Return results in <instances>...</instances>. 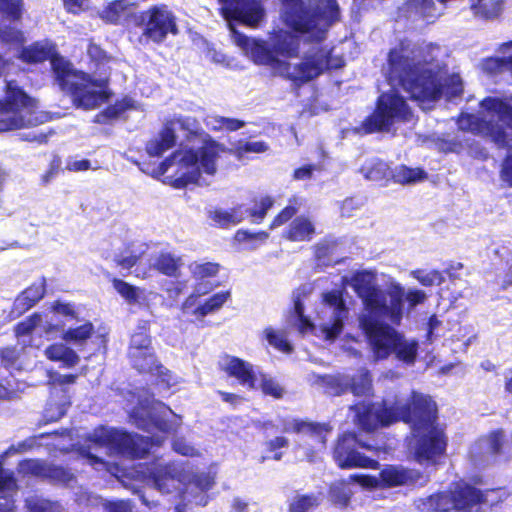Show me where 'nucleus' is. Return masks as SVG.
I'll use <instances>...</instances> for the list:
<instances>
[{
	"mask_svg": "<svg viewBox=\"0 0 512 512\" xmlns=\"http://www.w3.org/2000/svg\"><path fill=\"white\" fill-rule=\"evenodd\" d=\"M352 286L369 315L367 317L388 318L399 324L403 314L404 289L400 284H392L387 290L371 283L372 275L367 271L353 275Z\"/></svg>",
	"mask_w": 512,
	"mask_h": 512,
	"instance_id": "f257e3e1",
	"label": "nucleus"
},
{
	"mask_svg": "<svg viewBox=\"0 0 512 512\" xmlns=\"http://www.w3.org/2000/svg\"><path fill=\"white\" fill-rule=\"evenodd\" d=\"M55 81L71 97L77 108L92 110L107 102L110 97L106 80L95 79L83 71L74 70L70 62L60 61L55 64Z\"/></svg>",
	"mask_w": 512,
	"mask_h": 512,
	"instance_id": "f03ea898",
	"label": "nucleus"
},
{
	"mask_svg": "<svg viewBox=\"0 0 512 512\" xmlns=\"http://www.w3.org/2000/svg\"><path fill=\"white\" fill-rule=\"evenodd\" d=\"M237 40L242 48L250 51L254 63L268 66L279 75L291 68L286 59L297 57L299 53L297 38L291 32L282 29L273 33L270 44L244 35H240Z\"/></svg>",
	"mask_w": 512,
	"mask_h": 512,
	"instance_id": "7ed1b4c3",
	"label": "nucleus"
},
{
	"mask_svg": "<svg viewBox=\"0 0 512 512\" xmlns=\"http://www.w3.org/2000/svg\"><path fill=\"white\" fill-rule=\"evenodd\" d=\"M480 105L490 115V119L474 114L464 118V129L475 135L487 137L496 145L504 148L508 144L507 129L512 130V105L499 97H485Z\"/></svg>",
	"mask_w": 512,
	"mask_h": 512,
	"instance_id": "20e7f679",
	"label": "nucleus"
},
{
	"mask_svg": "<svg viewBox=\"0 0 512 512\" xmlns=\"http://www.w3.org/2000/svg\"><path fill=\"white\" fill-rule=\"evenodd\" d=\"M225 151V146L212 138L204 140L197 149L183 150L179 164L183 168H192V170L171 179L170 185L175 189H183L189 184L197 183L201 177V171L208 175L215 174L217 159Z\"/></svg>",
	"mask_w": 512,
	"mask_h": 512,
	"instance_id": "39448f33",
	"label": "nucleus"
},
{
	"mask_svg": "<svg viewBox=\"0 0 512 512\" xmlns=\"http://www.w3.org/2000/svg\"><path fill=\"white\" fill-rule=\"evenodd\" d=\"M282 4L287 24L301 34L313 32L322 21L330 25L339 18L336 0H319L315 7L306 6L303 0H282Z\"/></svg>",
	"mask_w": 512,
	"mask_h": 512,
	"instance_id": "423d86ee",
	"label": "nucleus"
},
{
	"mask_svg": "<svg viewBox=\"0 0 512 512\" xmlns=\"http://www.w3.org/2000/svg\"><path fill=\"white\" fill-rule=\"evenodd\" d=\"M413 113L406 99L397 91L381 93L372 113L366 116L359 129L364 134L388 132L394 122H409Z\"/></svg>",
	"mask_w": 512,
	"mask_h": 512,
	"instance_id": "0eeeda50",
	"label": "nucleus"
},
{
	"mask_svg": "<svg viewBox=\"0 0 512 512\" xmlns=\"http://www.w3.org/2000/svg\"><path fill=\"white\" fill-rule=\"evenodd\" d=\"M86 441L97 447L131 459L144 458L150 450L147 437L117 428L97 426L86 436Z\"/></svg>",
	"mask_w": 512,
	"mask_h": 512,
	"instance_id": "6e6552de",
	"label": "nucleus"
},
{
	"mask_svg": "<svg viewBox=\"0 0 512 512\" xmlns=\"http://www.w3.org/2000/svg\"><path fill=\"white\" fill-rule=\"evenodd\" d=\"M448 439L438 426L413 430L407 444L411 458L421 466L431 467L441 463L446 455Z\"/></svg>",
	"mask_w": 512,
	"mask_h": 512,
	"instance_id": "1a4fd4ad",
	"label": "nucleus"
},
{
	"mask_svg": "<svg viewBox=\"0 0 512 512\" xmlns=\"http://www.w3.org/2000/svg\"><path fill=\"white\" fill-rule=\"evenodd\" d=\"M374 450V446L361 440L356 432L344 431L334 443L332 458L340 469H378V460L364 453Z\"/></svg>",
	"mask_w": 512,
	"mask_h": 512,
	"instance_id": "9d476101",
	"label": "nucleus"
},
{
	"mask_svg": "<svg viewBox=\"0 0 512 512\" xmlns=\"http://www.w3.org/2000/svg\"><path fill=\"white\" fill-rule=\"evenodd\" d=\"M33 107V99L15 80L6 81L4 97L0 99V132L24 128L28 122L26 113Z\"/></svg>",
	"mask_w": 512,
	"mask_h": 512,
	"instance_id": "9b49d317",
	"label": "nucleus"
},
{
	"mask_svg": "<svg viewBox=\"0 0 512 512\" xmlns=\"http://www.w3.org/2000/svg\"><path fill=\"white\" fill-rule=\"evenodd\" d=\"M401 407L402 422L409 424L412 431L438 426V408L431 396L413 390Z\"/></svg>",
	"mask_w": 512,
	"mask_h": 512,
	"instance_id": "f8f14e48",
	"label": "nucleus"
},
{
	"mask_svg": "<svg viewBox=\"0 0 512 512\" xmlns=\"http://www.w3.org/2000/svg\"><path fill=\"white\" fill-rule=\"evenodd\" d=\"M360 327L371 346L375 359L385 360L393 354L401 333L389 324L367 316L360 319Z\"/></svg>",
	"mask_w": 512,
	"mask_h": 512,
	"instance_id": "ddd939ff",
	"label": "nucleus"
},
{
	"mask_svg": "<svg viewBox=\"0 0 512 512\" xmlns=\"http://www.w3.org/2000/svg\"><path fill=\"white\" fill-rule=\"evenodd\" d=\"M144 28L142 35L156 44L162 43L168 34H178L176 17L165 5H154L140 14Z\"/></svg>",
	"mask_w": 512,
	"mask_h": 512,
	"instance_id": "4468645a",
	"label": "nucleus"
},
{
	"mask_svg": "<svg viewBox=\"0 0 512 512\" xmlns=\"http://www.w3.org/2000/svg\"><path fill=\"white\" fill-rule=\"evenodd\" d=\"M420 61L414 56L411 42L404 38L391 48L387 55V75L390 81L397 82L400 86L417 72L421 67Z\"/></svg>",
	"mask_w": 512,
	"mask_h": 512,
	"instance_id": "2eb2a0df",
	"label": "nucleus"
},
{
	"mask_svg": "<svg viewBox=\"0 0 512 512\" xmlns=\"http://www.w3.org/2000/svg\"><path fill=\"white\" fill-rule=\"evenodd\" d=\"M18 471L23 476L35 477L55 485L68 486L76 481L75 474L69 468L39 458H28L20 461Z\"/></svg>",
	"mask_w": 512,
	"mask_h": 512,
	"instance_id": "dca6fc26",
	"label": "nucleus"
},
{
	"mask_svg": "<svg viewBox=\"0 0 512 512\" xmlns=\"http://www.w3.org/2000/svg\"><path fill=\"white\" fill-rule=\"evenodd\" d=\"M410 98L418 101H437L442 96V84L437 74L422 66L412 75L407 82L402 84Z\"/></svg>",
	"mask_w": 512,
	"mask_h": 512,
	"instance_id": "f3484780",
	"label": "nucleus"
},
{
	"mask_svg": "<svg viewBox=\"0 0 512 512\" xmlns=\"http://www.w3.org/2000/svg\"><path fill=\"white\" fill-rule=\"evenodd\" d=\"M417 476L412 470L396 465H386L378 474V479L375 476L365 474H353L350 476L352 481L359 483L365 487H377L378 482L381 488H393L398 486L414 484Z\"/></svg>",
	"mask_w": 512,
	"mask_h": 512,
	"instance_id": "a211bd4d",
	"label": "nucleus"
},
{
	"mask_svg": "<svg viewBox=\"0 0 512 512\" xmlns=\"http://www.w3.org/2000/svg\"><path fill=\"white\" fill-rule=\"evenodd\" d=\"M329 64V55L321 48L306 54L302 61L294 66V72H282L280 76L291 81L296 86H302L305 83L320 76Z\"/></svg>",
	"mask_w": 512,
	"mask_h": 512,
	"instance_id": "6ab92c4d",
	"label": "nucleus"
},
{
	"mask_svg": "<svg viewBox=\"0 0 512 512\" xmlns=\"http://www.w3.org/2000/svg\"><path fill=\"white\" fill-rule=\"evenodd\" d=\"M223 4L226 18L256 26L263 18L264 11L255 0H219Z\"/></svg>",
	"mask_w": 512,
	"mask_h": 512,
	"instance_id": "aec40b11",
	"label": "nucleus"
},
{
	"mask_svg": "<svg viewBox=\"0 0 512 512\" xmlns=\"http://www.w3.org/2000/svg\"><path fill=\"white\" fill-rule=\"evenodd\" d=\"M18 58L26 64H39L47 60L51 62V69L55 75V64L68 62L56 50L52 43L36 41L28 46H24L19 51Z\"/></svg>",
	"mask_w": 512,
	"mask_h": 512,
	"instance_id": "412c9836",
	"label": "nucleus"
},
{
	"mask_svg": "<svg viewBox=\"0 0 512 512\" xmlns=\"http://www.w3.org/2000/svg\"><path fill=\"white\" fill-rule=\"evenodd\" d=\"M450 485L456 512L470 511L473 507L482 505L487 501L484 491L464 480L454 481Z\"/></svg>",
	"mask_w": 512,
	"mask_h": 512,
	"instance_id": "4be33fe9",
	"label": "nucleus"
},
{
	"mask_svg": "<svg viewBox=\"0 0 512 512\" xmlns=\"http://www.w3.org/2000/svg\"><path fill=\"white\" fill-rule=\"evenodd\" d=\"M226 364L221 368L228 377L235 378L241 385L248 389L256 388V373L251 363L237 357L224 355Z\"/></svg>",
	"mask_w": 512,
	"mask_h": 512,
	"instance_id": "5701e85b",
	"label": "nucleus"
},
{
	"mask_svg": "<svg viewBox=\"0 0 512 512\" xmlns=\"http://www.w3.org/2000/svg\"><path fill=\"white\" fill-rule=\"evenodd\" d=\"M284 431L296 434H307L313 437L315 445L324 448L327 443V433L331 431V428L327 424L293 419L289 426L285 427Z\"/></svg>",
	"mask_w": 512,
	"mask_h": 512,
	"instance_id": "b1692460",
	"label": "nucleus"
},
{
	"mask_svg": "<svg viewBox=\"0 0 512 512\" xmlns=\"http://www.w3.org/2000/svg\"><path fill=\"white\" fill-rule=\"evenodd\" d=\"M316 233L315 225L307 216L295 217L283 232V238L291 242H309Z\"/></svg>",
	"mask_w": 512,
	"mask_h": 512,
	"instance_id": "393cba45",
	"label": "nucleus"
},
{
	"mask_svg": "<svg viewBox=\"0 0 512 512\" xmlns=\"http://www.w3.org/2000/svg\"><path fill=\"white\" fill-rule=\"evenodd\" d=\"M46 293V279L42 277L39 282H33L24 289L15 299L14 310L23 314L40 301Z\"/></svg>",
	"mask_w": 512,
	"mask_h": 512,
	"instance_id": "a878e982",
	"label": "nucleus"
},
{
	"mask_svg": "<svg viewBox=\"0 0 512 512\" xmlns=\"http://www.w3.org/2000/svg\"><path fill=\"white\" fill-rule=\"evenodd\" d=\"M209 218L215 226L229 229L242 223L247 218V208L242 204L235 205L228 210L216 208L209 213Z\"/></svg>",
	"mask_w": 512,
	"mask_h": 512,
	"instance_id": "bb28decb",
	"label": "nucleus"
},
{
	"mask_svg": "<svg viewBox=\"0 0 512 512\" xmlns=\"http://www.w3.org/2000/svg\"><path fill=\"white\" fill-rule=\"evenodd\" d=\"M183 261L181 256L175 255L168 251H161L155 258L149 269H154L159 274L177 278L181 274Z\"/></svg>",
	"mask_w": 512,
	"mask_h": 512,
	"instance_id": "cd10ccee",
	"label": "nucleus"
},
{
	"mask_svg": "<svg viewBox=\"0 0 512 512\" xmlns=\"http://www.w3.org/2000/svg\"><path fill=\"white\" fill-rule=\"evenodd\" d=\"M176 144V134L171 126H164L157 138L151 139L145 147L151 157H159Z\"/></svg>",
	"mask_w": 512,
	"mask_h": 512,
	"instance_id": "c85d7f7f",
	"label": "nucleus"
},
{
	"mask_svg": "<svg viewBox=\"0 0 512 512\" xmlns=\"http://www.w3.org/2000/svg\"><path fill=\"white\" fill-rule=\"evenodd\" d=\"M469 7L475 17L490 21L501 16L504 0H469Z\"/></svg>",
	"mask_w": 512,
	"mask_h": 512,
	"instance_id": "c756f323",
	"label": "nucleus"
},
{
	"mask_svg": "<svg viewBox=\"0 0 512 512\" xmlns=\"http://www.w3.org/2000/svg\"><path fill=\"white\" fill-rule=\"evenodd\" d=\"M423 505L433 512H456L451 485L443 491H438L428 496Z\"/></svg>",
	"mask_w": 512,
	"mask_h": 512,
	"instance_id": "7c9ffc66",
	"label": "nucleus"
},
{
	"mask_svg": "<svg viewBox=\"0 0 512 512\" xmlns=\"http://www.w3.org/2000/svg\"><path fill=\"white\" fill-rule=\"evenodd\" d=\"M46 357L54 362H61L63 367L71 368L79 363V356L70 347L62 343H53L45 350Z\"/></svg>",
	"mask_w": 512,
	"mask_h": 512,
	"instance_id": "2f4dec72",
	"label": "nucleus"
},
{
	"mask_svg": "<svg viewBox=\"0 0 512 512\" xmlns=\"http://www.w3.org/2000/svg\"><path fill=\"white\" fill-rule=\"evenodd\" d=\"M375 410L379 428L402 422L403 412L400 401L396 400L391 405L386 401H382L375 407Z\"/></svg>",
	"mask_w": 512,
	"mask_h": 512,
	"instance_id": "473e14b6",
	"label": "nucleus"
},
{
	"mask_svg": "<svg viewBox=\"0 0 512 512\" xmlns=\"http://www.w3.org/2000/svg\"><path fill=\"white\" fill-rule=\"evenodd\" d=\"M134 107L133 100L129 97H124L113 104L108 105L102 111L95 115L94 122L98 124H105L110 120L120 117L125 111Z\"/></svg>",
	"mask_w": 512,
	"mask_h": 512,
	"instance_id": "72a5a7b5",
	"label": "nucleus"
},
{
	"mask_svg": "<svg viewBox=\"0 0 512 512\" xmlns=\"http://www.w3.org/2000/svg\"><path fill=\"white\" fill-rule=\"evenodd\" d=\"M418 348L419 345L416 340L407 341L401 334L392 355L404 364L413 365L417 359Z\"/></svg>",
	"mask_w": 512,
	"mask_h": 512,
	"instance_id": "f704fd0d",
	"label": "nucleus"
},
{
	"mask_svg": "<svg viewBox=\"0 0 512 512\" xmlns=\"http://www.w3.org/2000/svg\"><path fill=\"white\" fill-rule=\"evenodd\" d=\"M427 176L423 168H411L406 165H400L393 171L391 179L397 184L407 185L421 182Z\"/></svg>",
	"mask_w": 512,
	"mask_h": 512,
	"instance_id": "c9c22d12",
	"label": "nucleus"
},
{
	"mask_svg": "<svg viewBox=\"0 0 512 512\" xmlns=\"http://www.w3.org/2000/svg\"><path fill=\"white\" fill-rule=\"evenodd\" d=\"M481 440L486 443L485 453L488 456L496 458L504 453L505 444L507 442L504 429H493L484 435Z\"/></svg>",
	"mask_w": 512,
	"mask_h": 512,
	"instance_id": "e433bc0d",
	"label": "nucleus"
},
{
	"mask_svg": "<svg viewBox=\"0 0 512 512\" xmlns=\"http://www.w3.org/2000/svg\"><path fill=\"white\" fill-rule=\"evenodd\" d=\"M253 206L247 209V217L252 223L260 224L263 222L268 211L274 206L275 199L272 196L265 195L252 200Z\"/></svg>",
	"mask_w": 512,
	"mask_h": 512,
	"instance_id": "4c0bfd02",
	"label": "nucleus"
},
{
	"mask_svg": "<svg viewBox=\"0 0 512 512\" xmlns=\"http://www.w3.org/2000/svg\"><path fill=\"white\" fill-rule=\"evenodd\" d=\"M361 170L364 172L366 179L375 182H382L391 179L393 171L382 160H373L369 164L362 166Z\"/></svg>",
	"mask_w": 512,
	"mask_h": 512,
	"instance_id": "58836bf2",
	"label": "nucleus"
},
{
	"mask_svg": "<svg viewBox=\"0 0 512 512\" xmlns=\"http://www.w3.org/2000/svg\"><path fill=\"white\" fill-rule=\"evenodd\" d=\"M94 331L95 329L93 323L87 321L80 326L68 328L63 332L62 339L75 345H83L89 338H91Z\"/></svg>",
	"mask_w": 512,
	"mask_h": 512,
	"instance_id": "ea45409f",
	"label": "nucleus"
},
{
	"mask_svg": "<svg viewBox=\"0 0 512 512\" xmlns=\"http://www.w3.org/2000/svg\"><path fill=\"white\" fill-rule=\"evenodd\" d=\"M129 358L133 368L139 373H149L155 368L156 356L152 350L129 352Z\"/></svg>",
	"mask_w": 512,
	"mask_h": 512,
	"instance_id": "a19ab883",
	"label": "nucleus"
},
{
	"mask_svg": "<svg viewBox=\"0 0 512 512\" xmlns=\"http://www.w3.org/2000/svg\"><path fill=\"white\" fill-rule=\"evenodd\" d=\"M229 296L230 293L228 291H221L213 294L208 299H206L202 304L198 305L195 308L194 314L200 317H204L218 310L227 301Z\"/></svg>",
	"mask_w": 512,
	"mask_h": 512,
	"instance_id": "79ce46f5",
	"label": "nucleus"
},
{
	"mask_svg": "<svg viewBox=\"0 0 512 512\" xmlns=\"http://www.w3.org/2000/svg\"><path fill=\"white\" fill-rule=\"evenodd\" d=\"M269 146L264 141H242L239 140L232 149H229V153L235 156L238 160H241L248 153L261 154L266 152Z\"/></svg>",
	"mask_w": 512,
	"mask_h": 512,
	"instance_id": "37998d69",
	"label": "nucleus"
},
{
	"mask_svg": "<svg viewBox=\"0 0 512 512\" xmlns=\"http://www.w3.org/2000/svg\"><path fill=\"white\" fill-rule=\"evenodd\" d=\"M113 288L116 292L124 298L128 304H136L139 301L140 293L142 290L122 279L112 278L111 280Z\"/></svg>",
	"mask_w": 512,
	"mask_h": 512,
	"instance_id": "c03bdc74",
	"label": "nucleus"
},
{
	"mask_svg": "<svg viewBox=\"0 0 512 512\" xmlns=\"http://www.w3.org/2000/svg\"><path fill=\"white\" fill-rule=\"evenodd\" d=\"M126 7L124 0H114L103 8L99 17L107 24L117 25Z\"/></svg>",
	"mask_w": 512,
	"mask_h": 512,
	"instance_id": "a18cd8bd",
	"label": "nucleus"
},
{
	"mask_svg": "<svg viewBox=\"0 0 512 512\" xmlns=\"http://www.w3.org/2000/svg\"><path fill=\"white\" fill-rule=\"evenodd\" d=\"M357 425L365 432H374L379 429L376 410L373 405L365 406L356 414Z\"/></svg>",
	"mask_w": 512,
	"mask_h": 512,
	"instance_id": "49530a36",
	"label": "nucleus"
},
{
	"mask_svg": "<svg viewBox=\"0 0 512 512\" xmlns=\"http://www.w3.org/2000/svg\"><path fill=\"white\" fill-rule=\"evenodd\" d=\"M320 504L314 494H303L295 497L288 506V512H312Z\"/></svg>",
	"mask_w": 512,
	"mask_h": 512,
	"instance_id": "de8ad7c7",
	"label": "nucleus"
},
{
	"mask_svg": "<svg viewBox=\"0 0 512 512\" xmlns=\"http://www.w3.org/2000/svg\"><path fill=\"white\" fill-rule=\"evenodd\" d=\"M23 12V0H0V14L10 21H19Z\"/></svg>",
	"mask_w": 512,
	"mask_h": 512,
	"instance_id": "09e8293b",
	"label": "nucleus"
},
{
	"mask_svg": "<svg viewBox=\"0 0 512 512\" xmlns=\"http://www.w3.org/2000/svg\"><path fill=\"white\" fill-rule=\"evenodd\" d=\"M323 301L334 309V314L348 315V308L341 290H330L323 294Z\"/></svg>",
	"mask_w": 512,
	"mask_h": 512,
	"instance_id": "8fccbe9b",
	"label": "nucleus"
},
{
	"mask_svg": "<svg viewBox=\"0 0 512 512\" xmlns=\"http://www.w3.org/2000/svg\"><path fill=\"white\" fill-rule=\"evenodd\" d=\"M412 275L421 285L426 287L441 285L444 282V277L439 270L426 272L423 269H417L412 272Z\"/></svg>",
	"mask_w": 512,
	"mask_h": 512,
	"instance_id": "3c124183",
	"label": "nucleus"
},
{
	"mask_svg": "<svg viewBox=\"0 0 512 512\" xmlns=\"http://www.w3.org/2000/svg\"><path fill=\"white\" fill-rule=\"evenodd\" d=\"M41 316L39 313L34 312L24 320L18 322L14 326V332L17 337L29 335L40 323Z\"/></svg>",
	"mask_w": 512,
	"mask_h": 512,
	"instance_id": "603ef678",
	"label": "nucleus"
},
{
	"mask_svg": "<svg viewBox=\"0 0 512 512\" xmlns=\"http://www.w3.org/2000/svg\"><path fill=\"white\" fill-rule=\"evenodd\" d=\"M298 213V207L297 205H287L283 209H281L272 219V221L269 224V229L273 230L275 228H278L290 220H293Z\"/></svg>",
	"mask_w": 512,
	"mask_h": 512,
	"instance_id": "864d4df0",
	"label": "nucleus"
},
{
	"mask_svg": "<svg viewBox=\"0 0 512 512\" xmlns=\"http://www.w3.org/2000/svg\"><path fill=\"white\" fill-rule=\"evenodd\" d=\"M265 334L268 343L274 348L286 353H289L293 350L292 345L283 334L273 330L272 328L266 329Z\"/></svg>",
	"mask_w": 512,
	"mask_h": 512,
	"instance_id": "5fc2aeb1",
	"label": "nucleus"
},
{
	"mask_svg": "<svg viewBox=\"0 0 512 512\" xmlns=\"http://www.w3.org/2000/svg\"><path fill=\"white\" fill-rule=\"evenodd\" d=\"M260 388L264 395L270 396L274 399H280L284 395V389L274 379L262 376Z\"/></svg>",
	"mask_w": 512,
	"mask_h": 512,
	"instance_id": "6e6d98bb",
	"label": "nucleus"
},
{
	"mask_svg": "<svg viewBox=\"0 0 512 512\" xmlns=\"http://www.w3.org/2000/svg\"><path fill=\"white\" fill-rule=\"evenodd\" d=\"M269 237L268 232L266 231H258V232H250L245 229H239L234 234L235 241L239 243L244 242H259L264 243Z\"/></svg>",
	"mask_w": 512,
	"mask_h": 512,
	"instance_id": "4d7b16f0",
	"label": "nucleus"
},
{
	"mask_svg": "<svg viewBox=\"0 0 512 512\" xmlns=\"http://www.w3.org/2000/svg\"><path fill=\"white\" fill-rule=\"evenodd\" d=\"M189 482L202 492L210 490L215 484L214 477L208 472L192 473Z\"/></svg>",
	"mask_w": 512,
	"mask_h": 512,
	"instance_id": "13d9d810",
	"label": "nucleus"
},
{
	"mask_svg": "<svg viewBox=\"0 0 512 512\" xmlns=\"http://www.w3.org/2000/svg\"><path fill=\"white\" fill-rule=\"evenodd\" d=\"M220 265L218 263L206 262L197 264L192 270V274L197 279L210 278L217 275Z\"/></svg>",
	"mask_w": 512,
	"mask_h": 512,
	"instance_id": "bf43d9fd",
	"label": "nucleus"
},
{
	"mask_svg": "<svg viewBox=\"0 0 512 512\" xmlns=\"http://www.w3.org/2000/svg\"><path fill=\"white\" fill-rule=\"evenodd\" d=\"M152 350L151 337L147 332L141 331L133 334L130 342L129 352Z\"/></svg>",
	"mask_w": 512,
	"mask_h": 512,
	"instance_id": "052dcab7",
	"label": "nucleus"
},
{
	"mask_svg": "<svg viewBox=\"0 0 512 512\" xmlns=\"http://www.w3.org/2000/svg\"><path fill=\"white\" fill-rule=\"evenodd\" d=\"M335 247V241L323 239L314 245V256L318 261L328 259L333 254Z\"/></svg>",
	"mask_w": 512,
	"mask_h": 512,
	"instance_id": "680f3d73",
	"label": "nucleus"
},
{
	"mask_svg": "<svg viewBox=\"0 0 512 512\" xmlns=\"http://www.w3.org/2000/svg\"><path fill=\"white\" fill-rule=\"evenodd\" d=\"M347 318V315L342 314H334L332 318V322L324 327L323 331L325 332L326 338L334 339L338 337L342 331L344 326V319Z\"/></svg>",
	"mask_w": 512,
	"mask_h": 512,
	"instance_id": "e2e57ef3",
	"label": "nucleus"
},
{
	"mask_svg": "<svg viewBox=\"0 0 512 512\" xmlns=\"http://www.w3.org/2000/svg\"><path fill=\"white\" fill-rule=\"evenodd\" d=\"M351 391L356 396L366 395L371 389V380L368 372L362 374L359 378H353L350 385Z\"/></svg>",
	"mask_w": 512,
	"mask_h": 512,
	"instance_id": "0e129e2a",
	"label": "nucleus"
},
{
	"mask_svg": "<svg viewBox=\"0 0 512 512\" xmlns=\"http://www.w3.org/2000/svg\"><path fill=\"white\" fill-rule=\"evenodd\" d=\"M62 160L58 155H53L49 162L48 168L45 173L42 174L40 182L42 185H47L52 179H54L61 171Z\"/></svg>",
	"mask_w": 512,
	"mask_h": 512,
	"instance_id": "69168bd1",
	"label": "nucleus"
},
{
	"mask_svg": "<svg viewBox=\"0 0 512 512\" xmlns=\"http://www.w3.org/2000/svg\"><path fill=\"white\" fill-rule=\"evenodd\" d=\"M214 122L217 124L216 129H224L228 132L237 131L245 126V122L243 120L224 116H215Z\"/></svg>",
	"mask_w": 512,
	"mask_h": 512,
	"instance_id": "338daca9",
	"label": "nucleus"
},
{
	"mask_svg": "<svg viewBox=\"0 0 512 512\" xmlns=\"http://www.w3.org/2000/svg\"><path fill=\"white\" fill-rule=\"evenodd\" d=\"M499 175L500 179L512 188V153H508L503 158Z\"/></svg>",
	"mask_w": 512,
	"mask_h": 512,
	"instance_id": "774afa93",
	"label": "nucleus"
}]
</instances>
